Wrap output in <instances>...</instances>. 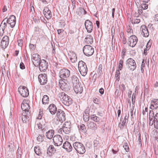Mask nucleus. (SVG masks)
Segmentation results:
<instances>
[{
  "mask_svg": "<svg viewBox=\"0 0 158 158\" xmlns=\"http://www.w3.org/2000/svg\"><path fill=\"white\" fill-rule=\"evenodd\" d=\"M58 96L60 98L63 104L66 106H69L73 103L71 98L64 92H60Z\"/></svg>",
  "mask_w": 158,
  "mask_h": 158,
  "instance_id": "1",
  "label": "nucleus"
},
{
  "mask_svg": "<svg viewBox=\"0 0 158 158\" xmlns=\"http://www.w3.org/2000/svg\"><path fill=\"white\" fill-rule=\"evenodd\" d=\"M73 146L77 152L79 154H83L85 153V147L81 143L78 142H75L73 144Z\"/></svg>",
  "mask_w": 158,
  "mask_h": 158,
  "instance_id": "2",
  "label": "nucleus"
},
{
  "mask_svg": "<svg viewBox=\"0 0 158 158\" xmlns=\"http://www.w3.org/2000/svg\"><path fill=\"white\" fill-rule=\"evenodd\" d=\"M79 70L81 74L85 76L87 74L88 69L85 63L82 61H79L78 64Z\"/></svg>",
  "mask_w": 158,
  "mask_h": 158,
  "instance_id": "3",
  "label": "nucleus"
},
{
  "mask_svg": "<svg viewBox=\"0 0 158 158\" xmlns=\"http://www.w3.org/2000/svg\"><path fill=\"white\" fill-rule=\"evenodd\" d=\"M149 120L150 121H154V127L156 129H158V113L155 114L153 110H151L149 112Z\"/></svg>",
  "mask_w": 158,
  "mask_h": 158,
  "instance_id": "4",
  "label": "nucleus"
},
{
  "mask_svg": "<svg viewBox=\"0 0 158 158\" xmlns=\"http://www.w3.org/2000/svg\"><path fill=\"white\" fill-rule=\"evenodd\" d=\"M83 51L84 54L88 56H92L94 52V48L89 45H85L83 48Z\"/></svg>",
  "mask_w": 158,
  "mask_h": 158,
  "instance_id": "5",
  "label": "nucleus"
},
{
  "mask_svg": "<svg viewBox=\"0 0 158 158\" xmlns=\"http://www.w3.org/2000/svg\"><path fill=\"white\" fill-rule=\"evenodd\" d=\"M70 75V71L67 69L63 68L60 70L59 72L60 77V79L66 80Z\"/></svg>",
  "mask_w": 158,
  "mask_h": 158,
  "instance_id": "6",
  "label": "nucleus"
},
{
  "mask_svg": "<svg viewBox=\"0 0 158 158\" xmlns=\"http://www.w3.org/2000/svg\"><path fill=\"white\" fill-rule=\"evenodd\" d=\"M126 64L131 70L133 71L136 68V64L135 61L132 58H128L126 61Z\"/></svg>",
  "mask_w": 158,
  "mask_h": 158,
  "instance_id": "7",
  "label": "nucleus"
},
{
  "mask_svg": "<svg viewBox=\"0 0 158 158\" xmlns=\"http://www.w3.org/2000/svg\"><path fill=\"white\" fill-rule=\"evenodd\" d=\"M18 92L23 97H26L29 95V92L28 89L25 86H20L18 88Z\"/></svg>",
  "mask_w": 158,
  "mask_h": 158,
  "instance_id": "8",
  "label": "nucleus"
},
{
  "mask_svg": "<svg viewBox=\"0 0 158 158\" xmlns=\"http://www.w3.org/2000/svg\"><path fill=\"white\" fill-rule=\"evenodd\" d=\"M48 62L45 60H42L38 65L40 70L44 72H45L48 67Z\"/></svg>",
  "mask_w": 158,
  "mask_h": 158,
  "instance_id": "9",
  "label": "nucleus"
},
{
  "mask_svg": "<svg viewBox=\"0 0 158 158\" xmlns=\"http://www.w3.org/2000/svg\"><path fill=\"white\" fill-rule=\"evenodd\" d=\"M54 144L55 146H59L61 145L63 142L61 136L59 135H55L53 138Z\"/></svg>",
  "mask_w": 158,
  "mask_h": 158,
  "instance_id": "10",
  "label": "nucleus"
},
{
  "mask_svg": "<svg viewBox=\"0 0 158 158\" xmlns=\"http://www.w3.org/2000/svg\"><path fill=\"white\" fill-rule=\"evenodd\" d=\"M128 44L129 46L132 47L135 46L137 43L138 39L136 36L135 35H132L129 37L128 40Z\"/></svg>",
  "mask_w": 158,
  "mask_h": 158,
  "instance_id": "11",
  "label": "nucleus"
},
{
  "mask_svg": "<svg viewBox=\"0 0 158 158\" xmlns=\"http://www.w3.org/2000/svg\"><path fill=\"white\" fill-rule=\"evenodd\" d=\"M56 116L58 118L60 121L63 122L66 119L65 114L64 112L60 109H58L56 113Z\"/></svg>",
  "mask_w": 158,
  "mask_h": 158,
  "instance_id": "12",
  "label": "nucleus"
},
{
  "mask_svg": "<svg viewBox=\"0 0 158 158\" xmlns=\"http://www.w3.org/2000/svg\"><path fill=\"white\" fill-rule=\"evenodd\" d=\"M39 81L41 85H44L48 81L47 76L45 73L40 74L38 77Z\"/></svg>",
  "mask_w": 158,
  "mask_h": 158,
  "instance_id": "13",
  "label": "nucleus"
},
{
  "mask_svg": "<svg viewBox=\"0 0 158 158\" xmlns=\"http://www.w3.org/2000/svg\"><path fill=\"white\" fill-rule=\"evenodd\" d=\"M67 81V80L60 79L59 80V85L60 88L63 90L65 91H67L69 89V86L65 82Z\"/></svg>",
  "mask_w": 158,
  "mask_h": 158,
  "instance_id": "14",
  "label": "nucleus"
},
{
  "mask_svg": "<svg viewBox=\"0 0 158 158\" xmlns=\"http://www.w3.org/2000/svg\"><path fill=\"white\" fill-rule=\"evenodd\" d=\"M9 42V37L5 35L2 38L1 44V47L3 49H5L8 46Z\"/></svg>",
  "mask_w": 158,
  "mask_h": 158,
  "instance_id": "15",
  "label": "nucleus"
},
{
  "mask_svg": "<svg viewBox=\"0 0 158 158\" xmlns=\"http://www.w3.org/2000/svg\"><path fill=\"white\" fill-rule=\"evenodd\" d=\"M32 59H33L35 62H33V64L35 66L37 67L39 65V63L41 60L40 56L38 54H33L32 56Z\"/></svg>",
  "mask_w": 158,
  "mask_h": 158,
  "instance_id": "16",
  "label": "nucleus"
},
{
  "mask_svg": "<svg viewBox=\"0 0 158 158\" xmlns=\"http://www.w3.org/2000/svg\"><path fill=\"white\" fill-rule=\"evenodd\" d=\"M85 26L87 31L88 32H91L93 31V26L92 23L89 20H85Z\"/></svg>",
  "mask_w": 158,
  "mask_h": 158,
  "instance_id": "17",
  "label": "nucleus"
},
{
  "mask_svg": "<svg viewBox=\"0 0 158 158\" xmlns=\"http://www.w3.org/2000/svg\"><path fill=\"white\" fill-rule=\"evenodd\" d=\"M6 22H7L8 24L10 25L11 28L14 27L16 23V18L14 15L10 16L8 19H6Z\"/></svg>",
  "mask_w": 158,
  "mask_h": 158,
  "instance_id": "18",
  "label": "nucleus"
},
{
  "mask_svg": "<svg viewBox=\"0 0 158 158\" xmlns=\"http://www.w3.org/2000/svg\"><path fill=\"white\" fill-rule=\"evenodd\" d=\"M30 117V113L23 112L20 117V118H21L23 123H27L29 121Z\"/></svg>",
  "mask_w": 158,
  "mask_h": 158,
  "instance_id": "19",
  "label": "nucleus"
},
{
  "mask_svg": "<svg viewBox=\"0 0 158 158\" xmlns=\"http://www.w3.org/2000/svg\"><path fill=\"white\" fill-rule=\"evenodd\" d=\"M129 116V114H128L127 116V115H126L124 118H122V117H121L120 121L122 122V123H120L118 124V127H120L121 130L123 129V128L124 126L125 125V123H127Z\"/></svg>",
  "mask_w": 158,
  "mask_h": 158,
  "instance_id": "20",
  "label": "nucleus"
},
{
  "mask_svg": "<svg viewBox=\"0 0 158 158\" xmlns=\"http://www.w3.org/2000/svg\"><path fill=\"white\" fill-rule=\"evenodd\" d=\"M140 30L141 31V34L144 37H147L149 35V32L145 25H142L140 28Z\"/></svg>",
  "mask_w": 158,
  "mask_h": 158,
  "instance_id": "21",
  "label": "nucleus"
},
{
  "mask_svg": "<svg viewBox=\"0 0 158 158\" xmlns=\"http://www.w3.org/2000/svg\"><path fill=\"white\" fill-rule=\"evenodd\" d=\"M73 86L74 87V90L77 94L82 93L83 91V88L82 86L81 85L80 82Z\"/></svg>",
  "mask_w": 158,
  "mask_h": 158,
  "instance_id": "22",
  "label": "nucleus"
},
{
  "mask_svg": "<svg viewBox=\"0 0 158 158\" xmlns=\"http://www.w3.org/2000/svg\"><path fill=\"white\" fill-rule=\"evenodd\" d=\"M56 150L53 145H50L47 150V153L50 157H51L56 152Z\"/></svg>",
  "mask_w": 158,
  "mask_h": 158,
  "instance_id": "23",
  "label": "nucleus"
},
{
  "mask_svg": "<svg viewBox=\"0 0 158 158\" xmlns=\"http://www.w3.org/2000/svg\"><path fill=\"white\" fill-rule=\"evenodd\" d=\"M43 12L45 17L47 19H50L52 17V14L51 11L49 10L48 7H45Z\"/></svg>",
  "mask_w": 158,
  "mask_h": 158,
  "instance_id": "24",
  "label": "nucleus"
},
{
  "mask_svg": "<svg viewBox=\"0 0 158 158\" xmlns=\"http://www.w3.org/2000/svg\"><path fill=\"white\" fill-rule=\"evenodd\" d=\"M48 109L52 114H55L57 111V107L54 104L50 105Z\"/></svg>",
  "mask_w": 158,
  "mask_h": 158,
  "instance_id": "25",
  "label": "nucleus"
},
{
  "mask_svg": "<svg viewBox=\"0 0 158 158\" xmlns=\"http://www.w3.org/2000/svg\"><path fill=\"white\" fill-rule=\"evenodd\" d=\"M62 148L68 152H71L73 148L71 144L68 141H66L63 143Z\"/></svg>",
  "mask_w": 158,
  "mask_h": 158,
  "instance_id": "26",
  "label": "nucleus"
},
{
  "mask_svg": "<svg viewBox=\"0 0 158 158\" xmlns=\"http://www.w3.org/2000/svg\"><path fill=\"white\" fill-rule=\"evenodd\" d=\"M37 126L38 128L41 129V133L43 135H44L45 132H47L48 130V127L45 124L42 125L40 122L37 124Z\"/></svg>",
  "mask_w": 158,
  "mask_h": 158,
  "instance_id": "27",
  "label": "nucleus"
},
{
  "mask_svg": "<svg viewBox=\"0 0 158 158\" xmlns=\"http://www.w3.org/2000/svg\"><path fill=\"white\" fill-rule=\"evenodd\" d=\"M21 108L22 110L24 111V113H31V111L29 110L30 108V106L27 103H22Z\"/></svg>",
  "mask_w": 158,
  "mask_h": 158,
  "instance_id": "28",
  "label": "nucleus"
},
{
  "mask_svg": "<svg viewBox=\"0 0 158 158\" xmlns=\"http://www.w3.org/2000/svg\"><path fill=\"white\" fill-rule=\"evenodd\" d=\"M78 127L79 131L80 133L84 134L85 135L87 134L86 127L84 124H81L80 125L78 126Z\"/></svg>",
  "mask_w": 158,
  "mask_h": 158,
  "instance_id": "29",
  "label": "nucleus"
},
{
  "mask_svg": "<svg viewBox=\"0 0 158 158\" xmlns=\"http://www.w3.org/2000/svg\"><path fill=\"white\" fill-rule=\"evenodd\" d=\"M68 55H69V58L71 61V62L72 63H75L77 60V57L76 56V54L73 52H70L69 53H68Z\"/></svg>",
  "mask_w": 158,
  "mask_h": 158,
  "instance_id": "30",
  "label": "nucleus"
},
{
  "mask_svg": "<svg viewBox=\"0 0 158 158\" xmlns=\"http://www.w3.org/2000/svg\"><path fill=\"white\" fill-rule=\"evenodd\" d=\"M54 133V131L52 129L49 130L46 132V136L47 138L51 139L52 138Z\"/></svg>",
  "mask_w": 158,
  "mask_h": 158,
  "instance_id": "31",
  "label": "nucleus"
},
{
  "mask_svg": "<svg viewBox=\"0 0 158 158\" xmlns=\"http://www.w3.org/2000/svg\"><path fill=\"white\" fill-rule=\"evenodd\" d=\"M85 41L87 44H91L93 42V38L91 35H88L85 38Z\"/></svg>",
  "mask_w": 158,
  "mask_h": 158,
  "instance_id": "32",
  "label": "nucleus"
},
{
  "mask_svg": "<svg viewBox=\"0 0 158 158\" xmlns=\"http://www.w3.org/2000/svg\"><path fill=\"white\" fill-rule=\"evenodd\" d=\"M71 81L73 85L80 83L78 78L75 75H73L71 77Z\"/></svg>",
  "mask_w": 158,
  "mask_h": 158,
  "instance_id": "33",
  "label": "nucleus"
},
{
  "mask_svg": "<svg viewBox=\"0 0 158 158\" xmlns=\"http://www.w3.org/2000/svg\"><path fill=\"white\" fill-rule=\"evenodd\" d=\"M34 151L35 153L39 156H41L42 152L41 151V149L39 146H36L34 147Z\"/></svg>",
  "mask_w": 158,
  "mask_h": 158,
  "instance_id": "34",
  "label": "nucleus"
},
{
  "mask_svg": "<svg viewBox=\"0 0 158 158\" xmlns=\"http://www.w3.org/2000/svg\"><path fill=\"white\" fill-rule=\"evenodd\" d=\"M87 126L88 128L92 129L94 130L97 129V127L96 124L93 122H90L88 123Z\"/></svg>",
  "mask_w": 158,
  "mask_h": 158,
  "instance_id": "35",
  "label": "nucleus"
},
{
  "mask_svg": "<svg viewBox=\"0 0 158 158\" xmlns=\"http://www.w3.org/2000/svg\"><path fill=\"white\" fill-rule=\"evenodd\" d=\"M49 99L48 96L47 95H44L42 99L43 104H48L49 102Z\"/></svg>",
  "mask_w": 158,
  "mask_h": 158,
  "instance_id": "36",
  "label": "nucleus"
},
{
  "mask_svg": "<svg viewBox=\"0 0 158 158\" xmlns=\"http://www.w3.org/2000/svg\"><path fill=\"white\" fill-rule=\"evenodd\" d=\"M90 118L92 120L97 122H99L100 120V118L96 116L95 114L91 115Z\"/></svg>",
  "mask_w": 158,
  "mask_h": 158,
  "instance_id": "37",
  "label": "nucleus"
},
{
  "mask_svg": "<svg viewBox=\"0 0 158 158\" xmlns=\"http://www.w3.org/2000/svg\"><path fill=\"white\" fill-rule=\"evenodd\" d=\"M6 19H7L6 18L2 20L1 23V25H0V28L1 27V25L2 24V23L3 22H4L3 24H4V26L3 27H1L2 30L3 31L5 30V28H6V27L7 26V23H8L7 22H6Z\"/></svg>",
  "mask_w": 158,
  "mask_h": 158,
  "instance_id": "38",
  "label": "nucleus"
},
{
  "mask_svg": "<svg viewBox=\"0 0 158 158\" xmlns=\"http://www.w3.org/2000/svg\"><path fill=\"white\" fill-rule=\"evenodd\" d=\"M151 103L153 104L155 106V109L158 107V99H153L151 101Z\"/></svg>",
  "mask_w": 158,
  "mask_h": 158,
  "instance_id": "39",
  "label": "nucleus"
},
{
  "mask_svg": "<svg viewBox=\"0 0 158 158\" xmlns=\"http://www.w3.org/2000/svg\"><path fill=\"white\" fill-rule=\"evenodd\" d=\"M71 128H66L63 127V129H62L63 132L65 133V134H68L70 133L71 131Z\"/></svg>",
  "mask_w": 158,
  "mask_h": 158,
  "instance_id": "40",
  "label": "nucleus"
},
{
  "mask_svg": "<svg viewBox=\"0 0 158 158\" xmlns=\"http://www.w3.org/2000/svg\"><path fill=\"white\" fill-rule=\"evenodd\" d=\"M70 128H71V124L70 121H67L65 122L64 124L63 127Z\"/></svg>",
  "mask_w": 158,
  "mask_h": 158,
  "instance_id": "41",
  "label": "nucleus"
},
{
  "mask_svg": "<svg viewBox=\"0 0 158 158\" xmlns=\"http://www.w3.org/2000/svg\"><path fill=\"white\" fill-rule=\"evenodd\" d=\"M120 73L119 70H116L115 76L116 80L117 81H119L120 78Z\"/></svg>",
  "mask_w": 158,
  "mask_h": 158,
  "instance_id": "42",
  "label": "nucleus"
},
{
  "mask_svg": "<svg viewBox=\"0 0 158 158\" xmlns=\"http://www.w3.org/2000/svg\"><path fill=\"white\" fill-rule=\"evenodd\" d=\"M119 89L121 91L122 93H123L125 91L126 89V87L125 85L123 84H121L119 86Z\"/></svg>",
  "mask_w": 158,
  "mask_h": 158,
  "instance_id": "43",
  "label": "nucleus"
},
{
  "mask_svg": "<svg viewBox=\"0 0 158 158\" xmlns=\"http://www.w3.org/2000/svg\"><path fill=\"white\" fill-rule=\"evenodd\" d=\"M44 135L43 136L42 135H39L37 137V141L39 142H42L44 141Z\"/></svg>",
  "mask_w": 158,
  "mask_h": 158,
  "instance_id": "44",
  "label": "nucleus"
},
{
  "mask_svg": "<svg viewBox=\"0 0 158 158\" xmlns=\"http://www.w3.org/2000/svg\"><path fill=\"white\" fill-rule=\"evenodd\" d=\"M102 64H100L98 68L97 73L99 75V76H101L102 74Z\"/></svg>",
  "mask_w": 158,
  "mask_h": 158,
  "instance_id": "45",
  "label": "nucleus"
},
{
  "mask_svg": "<svg viewBox=\"0 0 158 158\" xmlns=\"http://www.w3.org/2000/svg\"><path fill=\"white\" fill-rule=\"evenodd\" d=\"M123 147L127 152H128L129 151V148L128 144L127 143H125L123 144Z\"/></svg>",
  "mask_w": 158,
  "mask_h": 158,
  "instance_id": "46",
  "label": "nucleus"
},
{
  "mask_svg": "<svg viewBox=\"0 0 158 158\" xmlns=\"http://www.w3.org/2000/svg\"><path fill=\"white\" fill-rule=\"evenodd\" d=\"M123 61L122 60H121L119 62V65L118 67V69L121 70L123 67Z\"/></svg>",
  "mask_w": 158,
  "mask_h": 158,
  "instance_id": "47",
  "label": "nucleus"
},
{
  "mask_svg": "<svg viewBox=\"0 0 158 158\" xmlns=\"http://www.w3.org/2000/svg\"><path fill=\"white\" fill-rule=\"evenodd\" d=\"M89 117L88 115L87 114H83V118L85 122H87L89 120Z\"/></svg>",
  "mask_w": 158,
  "mask_h": 158,
  "instance_id": "48",
  "label": "nucleus"
},
{
  "mask_svg": "<svg viewBox=\"0 0 158 158\" xmlns=\"http://www.w3.org/2000/svg\"><path fill=\"white\" fill-rule=\"evenodd\" d=\"M43 110L40 109L39 114L38 116V119H41L43 116Z\"/></svg>",
  "mask_w": 158,
  "mask_h": 158,
  "instance_id": "49",
  "label": "nucleus"
},
{
  "mask_svg": "<svg viewBox=\"0 0 158 158\" xmlns=\"http://www.w3.org/2000/svg\"><path fill=\"white\" fill-rule=\"evenodd\" d=\"M152 41L151 40H149L148 42L147 43L146 45V48L149 50L151 48V45L152 44Z\"/></svg>",
  "mask_w": 158,
  "mask_h": 158,
  "instance_id": "50",
  "label": "nucleus"
},
{
  "mask_svg": "<svg viewBox=\"0 0 158 158\" xmlns=\"http://www.w3.org/2000/svg\"><path fill=\"white\" fill-rule=\"evenodd\" d=\"M136 95V94H135L134 93H133L132 95L131 99H132V104H134L135 101V97Z\"/></svg>",
  "mask_w": 158,
  "mask_h": 158,
  "instance_id": "51",
  "label": "nucleus"
},
{
  "mask_svg": "<svg viewBox=\"0 0 158 158\" xmlns=\"http://www.w3.org/2000/svg\"><path fill=\"white\" fill-rule=\"evenodd\" d=\"M140 21V19H134L132 20V23L134 24L139 23Z\"/></svg>",
  "mask_w": 158,
  "mask_h": 158,
  "instance_id": "52",
  "label": "nucleus"
},
{
  "mask_svg": "<svg viewBox=\"0 0 158 158\" xmlns=\"http://www.w3.org/2000/svg\"><path fill=\"white\" fill-rule=\"evenodd\" d=\"M141 7L144 10H146L148 8V5L146 3H143L141 5Z\"/></svg>",
  "mask_w": 158,
  "mask_h": 158,
  "instance_id": "53",
  "label": "nucleus"
},
{
  "mask_svg": "<svg viewBox=\"0 0 158 158\" xmlns=\"http://www.w3.org/2000/svg\"><path fill=\"white\" fill-rule=\"evenodd\" d=\"M18 43V45L20 47H22L23 45V40L22 39H20L17 41Z\"/></svg>",
  "mask_w": 158,
  "mask_h": 158,
  "instance_id": "54",
  "label": "nucleus"
},
{
  "mask_svg": "<svg viewBox=\"0 0 158 158\" xmlns=\"http://www.w3.org/2000/svg\"><path fill=\"white\" fill-rule=\"evenodd\" d=\"M29 47L31 50L33 51L35 50V46L34 45L30 44L29 45Z\"/></svg>",
  "mask_w": 158,
  "mask_h": 158,
  "instance_id": "55",
  "label": "nucleus"
},
{
  "mask_svg": "<svg viewBox=\"0 0 158 158\" xmlns=\"http://www.w3.org/2000/svg\"><path fill=\"white\" fill-rule=\"evenodd\" d=\"M93 101L94 103L97 104H99L100 103L99 100L97 98H94Z\"/></svg>",
  "mask_w": 158,
  "mask_h": 158,
  "instance_id": "56",
  "label": "nucleus"
},
{
  "mask_svg": "<svg viewBox=\"0 0 158 158\" xmlns=\"http://www.w3.org/2000/svg\"><path fill=\"white\" fill-rule=\"evenodd\" d=\"M50 85L49 83H48L46 85L44 86L45 89L46 90H50Z\"/></svg>",
  "mask_w": 158,
  "mask_h": 158,
  "instance_id": "57",
  "label": "nucleus"
},
{
  "mask_svg": "<svg viewBox=\"0 0 158 158\" xmlns=\"http://www.w3.org/2000/svg\"><path fill=\"white\" fill-rule=\"evenodd\" d=\"M20 68L22 69H25V66L23 62H21L20 64Z\"/></svg>",
  "mask_w": 158,
  "mask_h": 158,
  "instance_id": "58",
  "label": "nucleus"
},
{
  "mask_svg": "<svg viewBox=\"0 0 158 158\" xmlns=\"http://www.w3.org/2000/svg\"><path fill=\"white\" fill-rule=\"evenodd\" d=\"M139 137H138V141H139V144L142 145V142H141V134L140 133H139L138 134Z\"/></svg>",
  "mask_w": 158,
  "mask_h": 158,
  "instance_id": "59",
  "label": "nucleus"
},
{
  "mask_svg": "<svg viewBox=\"0 0 158 158\" xmlns=\"http://www.w3.org/2000/svg\"><path fill=\"white\" fill-rule=\"evenodd\" d=\"M59 24L61 27H64L65 25V22L64 21L59 22Z\"/></svg>",
  "mask_w": 158,
  "mask_h": 158,
  "instance_id": "60",
  "label": "nucleus"
},
{
  "mask_svg": "<svg viewBox=\"0 0 158 158\" xmlns=\"http://www.w3.org/2000/svg\"><path fill=\"white\" fill-rule=\"evenodd\" d=\"M94 147H97L98 145V143H99V142L97 140H95L94 141Z\"/></svg>",
  "mask_w": 158,
  "mask_h": 158,
  "instance_id": "61",
  "label": "nucleus"
},
{
  "mask_svg": "<svg viewBox=\"0 0 158 158\" xmlns=\"http://www.w3.org/2000/svg\"><path fill=\"white\" fill-rule=\"evenodd\" d=\"M119 150L117 148L116 149H112V151L114 154H116L118 152Z\"/></svg>",
  "mask_w": 158,
  "mask_h": 158,
  "instance_id": "62",
  "label": "nucleus"
},
{
  "mask_svg": "<svg viewBox=\"0 0 158 158\" xmlns=\"http://www.w3.org/2000/svg\"><path fill=\"white\" fill-rule=\"evenodd\" d=\"M99 92L102 95L103 94L104 92V90L102 88H101L99 89Z\"/></svg>",
  "mask_w": 158,
  "mask_h": 158,
  "instance_id": "63",
  "label": "nucleus"
},
{
  "mask_svg": "<svg viewBox=\"0 0 158 158\" xmlns=\"http://www.w3.org/2000/svg\"><path fill=\"white\" fill-rule=\"evenodd\" d=\"M154 20L155 21H158V14L155 15L154 17Z\"/></svg>",
  "mask_w": 158,
  "mask_h": 158,
  "instance_id": "64",
  "label": "nucleus"
}]
</instances>
